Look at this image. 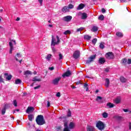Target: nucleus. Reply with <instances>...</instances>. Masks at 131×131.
I'll list each match as a JSON object with an SVG mask.
<instances>
[{
    "label": "nucleus",
    "instance_id": "obj_51",
    "mask_svg": "<svg viewBox=\"0 0 131 131\" xmlns=\"http://www.w3.org/2000/svg\"><path fill=\"white\" fill-rule=\"evenodd\" d=\"M15 59H16V61H18V62H19V63H21L22 61H23V60H22V59H21V60H19L18 59V58H16V57L15 58Z\"/></svg>",
    "mask_w": 131,
    "mask_h": 131
},
{
    "label": "nucleus",
    "instance_id": "obj_38",
    "mask_svg": "<svg viewBox=\"0 0 131 131\" xmlns=\"http://www.w3.org/2000/svg\"><path fill=\"white\" fill-rule=\"evenodd\" d=\"M71 31L70 30H67L65 32H63V34L67 35V34H71Z\"/></svg>",
    "mask_w": 131,
    "mask_h": 131
},
{
    "label": "nucleus",
    "instance_id": "obj_6",
    "mask_svg": "<svg viewBox=\"0 0 131 131\" xmlns=\"http://www.w3.org/2000/svg\"><path fill=\"white\" fill-rule=\"evenodd\" d=\"M106 58L109 59H114V55L113 54V53L112 52H109L108 53H106L105 54Z\"/></svg>",
    "mask_w": 131,
    "mask_h": 131
},
{
    "label": "nucleus",
    "instance_id": "obj_16",
    "mask_svg": "<svg viewBox=\"0 0 131 131\" xmlns=\"http://www.w3.org/2000/svg\"><path fill=\"white\" fill-rule=\"evenodd\" d=\"M110 84V80L109 78H106L105 79V85L106 88L109 87V85Z\"/></svg>",
    "mask_w": 131,
    "mask_h": 131
},
{
    "label": "nucleus",
    "instance_id": "obj_35",
    "mask_svg": "<svg viewBox=\"0 0 131 131\" xmlns=\"http://www.w3.org/2000/svg\"><path fill=\"white\" fill-rule=\"evenodd\" d=\"M13 104L14 106V107H17V106L18 105V102H17L16 100H13Z\"/></svg>",
    "mask_w": 131,
    "mask_h": 131
},
{
    "label": "nucleus",
    "instance_id": "obj_5",
    "mask_svg": "<svg viewBox=\"0 0 131 131\" xmlns=\"http://www.w3.org/2000/svg\"><path fill=\"white\" fill-rule=\"evenodd\" d=\"M80 52L79 51L77 50L76 51H74L73 54V57L74 59H78L79 57H80Z\"/></svg>",
    "mask_w": 131,
    "mask_h": 131
},
{
    "label": "nucleus",
    "instance_id": "obj_8",
    "mask_svg": "<svg viewBox=\"0 0 131 131\" xmlns=\"http://www.w3.org/2000/svg\"><path fill=\"white\" fill-rule=\"evenodd\" d=\"M34 111V108L33 107L28 106L27 107V110L26 111V113L29 114L30 113H33Z\"/></svg>",
    "mask_w": 131,
    "mask_h": 131
},
{
    "label": "nucleus",
    "instance_id": "obj_19",
    "mask_svg": "<svg viewBox=\"0 0 131 131\" xmlns=\"http://www.w3.org/2000/svg\"><path fill=\"white\" fill-rule=\"evenodd\" d=\"M120 81H121V82L122 83H125L127 82V79L124 78L123 76H121L120 77Z\"/></svg>",
    "mask_w": 131,
    "mask_h": 131
},
{
    "label": "nucleus",
    "instance_id": "obj_43",
    "mask_svg": "<svg viewBox=\"0 0 131 131\" xmlns=\"http://www.w3.org/2000/svg\"><path fill=\"white\" fill-rule=\"evenodd\" d=\"M0 82L5 83V81L4 80V79L3 78V76H0Z\"/></svg>",
    "mask_w": 131,
    "mask_h": 131
},
{
    "label": "nucleus",
    "instance_id": "obj_26",
    "mask_svg": "<svg viewBox=\"0 0 131 131\" xmlns=\"http://www.w3.org/2000/svg\"><path fill=\"white\" fill-rule=\"evenodd\" d=\"M116 35L117 36L119 37H123V34H122V33L121 32H117L116 33Z\"/></svg>",
    "mask_w": 131,
    "mask_h": 131
},
{
    "label": "nucleus",
    "instance_id": "obj_11",
    "mask_svg": "<svg viewBox=\"0 0 131 131\" xmlns=\"http://www.w3.org/2000/svg\"><path fill=\"white\" fill-rule=\"evenodd\" d=\"M106 62V60L103 57L99 58L98 59V63L100 64H104Z\"/></svg>",
    "mask_w": 131,
    "mask_h": 131
},
{
    "label": "nucleus",
    "instance_id": "obj_28",
    "mask_svg": "<svg viewBox=\"0 0 131 131\" xmlns=\"http://www.w3.org/2000/svg\"><path fill=\"white\" fill-rule=\"evenodd\" d=\"M32 74V73L30 71H27L24 72L25 75H29Z\"/></svg>",
    "mask_w": 131,
    "mask_h": 131
},
{
    "label": "nucleus",
    "instance_id": "obj_64",
    "mask_svg": "<svg viewBox=\"0 0 131 131\" xmlns=\"http://www.w3.org/2000/svg\"><path fill=\"white\" fill-rule=\"evenodd\" d=\"M13 50V49H10V52H9L10 54H12Z\"/></svg>",
    "mask_w": 131,
    "mask_h": 131
},
{
    "label": "nucleus",
    "instance_id": "obj_13",
    "mask_svg": "<svg viewBox=\"0 0 131 131\" xmlns=\"http://www.w3.org/2000/svg\"><path fill=\"white\" fill-rule=\"evenodd\" d=\"M115 104H119L121 103V98L120 96H118V97H117L114 101Z\"/></svg>",
    "mask_w": 131,
    "mask_h": 131
},
{
    "label": "nucleus",
    "instance_id": "obj_50",
    "mask_svg": "<svg viewBox=\"0 0 131 131\" xmlns=\"http://www.w3.org/2000/svg\"><path fill=\"white\" fill-rule=\"evenodd\" d=\"M127 64L128 65L131 64V59H128V61H127Z\"/></svg>",
    "mask_w": 131,
    "mask_h": 131
},
{
    "label": "nucleus",
    "instance_id": "obj_57",
    "mask_svg": "<svg viewBox=\"0 0 131 131\" xmlns=\"http://www.w3.org/2000/svg\"><path fill=\"white\" fill-rule=\"evenodd\" d=\"M40 88V85H39L37 86L34 87V90H37L38 89H39Z\"/></svg>",
    "mask_w": 131,
    "mask_h": 131
},
{
    "label": "nucleus",
    "instance_id": "obj_55",
    "mask_svg": "<svg viewBox=\"0 0 131 131\" xmlns=\"http://www.w3.org/2000/svg\"><path fill=\"white\" fill-rule=\"evenodd\" d=\"M88 84L87 83H84L83 85L84 89H85L86 88H88Z\"/></svg>",
    "mask_w": 131,
    "mask_h": 131
},
{
    "label": "nucleus",
    "instance_id": "obj_45",
    "mask_svg": "<svg viewBox=\"0 0 131 131\" xmlns=\"http://www.w3.org/2000/svg\"><path fill=\"white\" fill-rule=\"evenodd\" d=\"M67 117H71V111L69 110L67 114Z\"/></svg>",
    "mask_w": 131,
    "mask_h": 131
},
{
    "label": "nucleus",
    "instance_id": "obj_39",
    "mask_svg": "<svg viewBox=\"0 0 131 131\" xmlns=\"http://www.w3.org/2000/svg\"><path fill=\"white\" fill-rule=\"evenodd\" d=\"M97 42V38H94L93 39H92V43L94 44V45H96V43Z\"/></svg>",
    "mask_w": 131,
    "mask_h": 131
},
{
    "label": "nucleus",
    "instance_id": "obj_59",
    "mask_svg": "<svg viewBox=\"0 0 131 131\" xmlns=\"http://www.w3.org/2000/svg\"><path fill=\"white\" fill-rule=\"evenodd\" d=\"M52 50L53 53H55L56 52V49L54 47L52 48Z\"/></svg>",
    "mask_w": 131,
    "mask_h": 131
},
{
    "label": "nucleus",
    "instance_id": "obj_23",
    "mask_svg": "<svg viewBox=\"0 0 131 131\" xmlns=\"http://www.w3.org/2000/svg\"><path fill=\"white\" fill-rule=\"evenodd\" d=\"M22 81L20 79L18 78L15 81V84H21Z\"/></svg>",
    "mask_w": 131,
    "mask_h": 131
},
{
    "label": "nucleus",
    "instance_id": "obj_18",
    "mask_svg": "<svg viewBox=\"0 0 131 131\" xmlns=\"http://www.w3.org/2000/svg\"><path fill=\"white\" fill-rule=\"evenodd\" d=\"M32 81L33 82H36V81L40 82L41 79L37 78V76H35L34 78H32Z\"/></svg>",
    "mask_w": 131,
    "mask_h": 131
},
{
    "label": "nucleus",
    "instance_id": "obj_37",
    "mask_svg": "<svg viewBox=\"0 0 131 131\" xmlns=\"http://www.w3.org/2000/svg\"><path fill=\"white\" fill-rule=\"evenodd\" d=\"M102 117L106 119L108 117V114L106 112H104L103 114H102Z\"/></svg>",
    "mask_w": 131,
    "mask_h": 131
},
{
    "label": "nucleus",
    "instance_id": "obj_34",
    "mask_svg": "<svg viewBox=\"0 0 131 131\" xmlns=\"http://www.w3.org/2000/svg\"><path fill=\"white\" fill-rule=\"evenodd\" d=\"M92 30L93 32H97L98 31V27L96 26H94L93 27H92Z\"/></svg>",
    "mask_w": 131,
    "mask_h": 131
},
{
    "label": "nucleus",
    "instance_id": "obj_62",
    "mask_svg": "<svg viewBox=\"0 0 131 131\" xmlns=\"http://www.w3.org/2000/svg\"><path fill=\"white\" fill-rule=\"evenodd\" d=\"M47 107H50V101H48V103H47Z\"/></svg>",
    "mask_w": 131,
    "mask_h": 131
},
{
    "label": "nucleus",
    "instance_id": "obj_22",
    "mask_svg": "<svg viewBox=\"0 0 131 131\" xmlns=\"http://www.w3.org/2000/svg\"><path fill=\"white\" fill-rule=\"evenodd\" d=\"M28 120H30V121H33V119L34 118V116L32 114L28 115Z\"/></svg>",
    "mask_w": 131,
    "mask_h": 131
},
{
    "label": "nucleus",
    "instance_id": "obj_12",
    "mask_svg": "<svg viewBox=\"0 0 131 131\" xmlns=\"http://www.w3.org/2000/svg\"><path fill=\"white\" fill-rule=\"evenodd\" d=\"M71 75H72L71 72L70 71H68L62 75V77L63 78H64L65 77H70Z\"/></svg>",
    "mask_w": 131,
    "mask_h": 131
},
{
    "label": "nucleus",
    "instance_id": "obj_47",
    "mask_svg": "<svg viewBox=\"0 0 131 131\" xmlns=\"http://www.w3.org/2000/svg\"><path fill=\"white\" fill-rule=\"evenodd\" d=\"M59 119H61L63 120H66V119H67V117H60Z\"/></svg>",
    "mask_w": 131,
    "mask_h": 131
},
{
    "label": "nucleus",
    "instance_id": "obj_56",
    "mask_svg": "<svg viewBox=\"0 0 131 131\" xmlns=\"http://www.w3.org/2000/svg\"><path fill=\"white\" fill-rule=\"evenodd\" d=\"M38 2H39V4H40L41 6L42 5L43 0H38Z\"/></svg>",
    "mask_w": 131,
    "mask_h": 131
},
{
    "label": "nucleus",
    "instance_id": "obj_54",
    "mask_svg": "<svg viewBox=\"0 0 131 131\" xmlns=\"http://www.w3.org/2000/svg\"><path fill=\"white\" fill-rule=\"evenodd\" d=\"M56 96V97H60L61 96L60 93H59V92L57 93Z\"/></svg>",
    "mask_w": 131,
    "mask_h": 131
},
{
    "label": "nucleus",
    "instance_id": "obj_32",
    "mask_svg": "<svg viewBox=\"0 0 131 131\" xmlns=\"http://www.w3.org/2000/svg\"><path fill=\"white\" fill-rule=\"evenodd\" d=\"M101 100H102V97L99 96H97L96 101H98V102H100Z\"/></svg>",
    "mask_w": 131,
    "mask_h": 131
},
{
    "label": "nucleus",
    "instance_id": "obj_7",
    "mask_svg": "<svg viewBox=\"0 0 131 131\" xmlns=\"http://www.w3.org/2000/svg\"><path fill=\"white\" fill-rule=\"evenodd\" d=\"M61 77L56 78L52 81V84L55 85H57L58 84V82L60 81Z\"/></svg>",
    "mask_w": 131,
    "mask_h": 131
},
{
    "label": "nucleus",
    "instance_id": "obj_44",
    "mask_svg": "<svg viewBox=\"0 0 131 131\" xmlns=\"http://www.w3.org/2000/svg\"><path fill=\"white\" fill-rule=\"evenodd\" d=\"M84 29L83 27H80L79 29H77L76 31L77 32H81V31H82Z\"/></svg>",
    "mask_w": 131,
    "mask_h": 131
},
{
    "label": "nucleus",
    "instance_id": "obj_27",
    "mask_svg": "<svg viewBox=\"0 0 131 131\" xmlns=\"http://www.w3.org/2000/svg\"><path fill=\"white\" fill-rule=\"evenodd\" d=\"M104 15L103 14H101L98 17V20H100L101 21H103L104 20Z\"/></svg>",
    "mask_w": 131,
    "mask_h": 131
},
{
    "label": "nucleus",
    "instance_id": "obj_14",
    "mask_svg": "<svg viewBox=\"0 0 131 131\" xmlns=\"http://www.w3.org/2000/svg\"><path fill=\"white\" fill-rule=\"evenodd\" d=\"M85 5L82 3L80 4L79 6H78L77 8V10H80L83 9L85 7Z\"/></svg>",
    "mask_w": 131,
    "mask_h": 131
},
{
    "label": "nucleus",
    "instance_id": "obj_49",
    "mask_svg": "<svg viewBox=\"0 0 131 131\" xmlns=\"http://www.w3.org/2000/svg\"><path fill=\"white\" fill-rule=\"evenodd\" d=\"M9 46H10V49H13V47L12 42H9Z\"/></svg>",
    "mask_w": 131,
    "mask_h": 131
},
{
    "label": "nucleus",
    "instance_id": "obj_17",
    "mask_svg": "<svg viewBox=\"0 0 131 131\" xmlns=\"http://www.w3.org/2000/svg\"><path fill=\"white\" fill-rule=\"evenodd\" d=\"M86 130L87 131H94V128L93 126L88 125Z\"/></svg>",
    "mask_w": 131,
    "mask_h": 131
},
{
    "label": "nucleus",
    "instance_id": "obj_40",
    "mask_svg": "<svg viewBox=\"0 0 131 131\" xmlns=\"http://www.w3.org/2000/svg\"><path fill=\"white\" fill-rule=\"evenodd\" d=\"M63 126L64 128H69L68 126V123L67 121L64 122Z\"/></svg>",
    "mask_w": 131,
    "mask_h": 131
},
{
    "label": "nucleus",
    "instance_id": "obj_42",
    "mask_svg": "<svg viewBox=\"0 0 131 131\" xmlns=\"http://www.w3.org/2000/svg\"><path fill=\"white\" fill-rule=\"evenodd\" d=\"M51 56H52L51 54H49L48 55V56L46 57V59H48V60H50V59H51Z\"/></svg>",
    "mask_w": 131,
    "mask_h": 131
},
{
    "label": "nucleus",
    "instance_id": "obj_4",
    "mask_svg": "<svg viewBox=\"0 0 131 131\" xmlns=\"http://www.w3.org/2000/svg\"><path fill=\"white\" fill-rule=\"evenodd\" d=\"M97 55L96 54L92 55L88 58V60H86V64H90L91 62H93L94 59H96Z\"/></svg>",
    "mask_w": 131,
    "mask_h": 131
},
{
    "label": "nucleus",
    "instance_id": "obj_1",
    "mask_svg": "<svg viewBox=\"0 0 131 131\" xmlns=\"http://www.w3.org/2000/svg\"><path fill=\"white\" fill-rule=\"evenodd\" d=\"M35 121H36V123H37V124L38 125H42L46 124V122L45 121L44 117L42 115H38L37 117H36Z\"/></svg>",
    "mask_w": 131,
    "mask_h": 131
},
{
    "label": "nucleus",
    "instance_id": "obj_48",
    "mask_svg": "<svg viewBox=\"0 0 131 131\" xmlns=\"http://www.w3.org/2000/svg\"><path fill=\"white\" fill-rule=\"evenodd\" d=\"M16 56L18 58L21 57V54L20 53H17Z\"/></svg>",
    "mask_w": 131,
    "mask_h": 131
},
{
    "label": "nucleus",
    "instance_id": "obj_33",
    "mask_svg": "<svg viewBox=\"0 0 131 131\" xmlns=\"http://www.w3.org/2000/svg\"><path fill=\"white\" fill-rule=\"evenodd\" d=\"M10 107H11V104L8 103V104H6L4 105L3 108H5L6 109H7V108H9Z\"/></svg>",
    "mask_w": 131,
    "mask_h": 131
},
{
    "label": "nucleus",
    "instance_id": "obj_24",
    "mask_svg": "<svg viewBox=\"0 0 131 131\" xmlns=\"http://www.w3.org/2000/svg\"><path fill=\"white\" fill-rule=\"evenodd\" d=\"M75 126V124H74V123H73V122H70V124H69V128L72 129H73Z\"/></svg>",
    "mask_w": 131,
    "mask_h": 131
},
{
    "label": "nucleus",
    "instance_id": "obj_30",
    "mask_svg": "<svg viewBox=\"0 0 131 131\" xmlns=\"http://www.w3.org/2000/svg\"><path fill=\"white\" fill-rule=\"evenodd\" d=\"M6 111V108L5 107H3V110H1V115L3 116L5 115Z\"/></svg>",
    "mask_w": 131,
    "mask_h": 131
},
{
    "label": "nucleus",
    "instance_id": "obj_29",
    "mask_svg": "<svg viewBox=\"0 0 131 131\" xmlns=\"http://www.w3.org/2000/svg\"><path fill=\"white\" fill-rule=\"evenodd\" d=\"M104 42H101L100 43V45H99V48H100L101 49L103 50L104 48Z\"/></svg>",
    "mask_w": 131,
    "mask_h": 131
},
{
    "label": "nucleus",
    "instance_id": "obj_20",
    "mask_svg": "<svg viewBox=\"0 0 131 131\" xmlns=\"http://www.w3.org/2000/svg\"><path fill=\"white\" fill-rule=\"evenodd\" d=\"M106 106H108L109 108H112L115 106V105L111 102H108L106 103Z\"/></svg>",
    "mask_w": 131,
    "mask_h": 131
},
{
    "label": "nucleus",
    "instance_id": "obj_53",
    "mask_svg": "<svg viewBox=\"0 0 131 131\" xmlns=\"http://www.w3.org/2000/svg\"><path fill=\"white\" fill-rule=\"evenodd\" d=\"M59 60H61V59H62V54L60 53V54H59Z\"/></svg>",
    "mask_w": 131,
    "mask_h": 131
},
{
    "label": "nucleus",
    "instance_id": "obj_10",
    "mask_svg": "<svg viewBox=\"0 0 131 131\" xmlns=\"http://www.w3.org/2000/svg\"><path fill=\"white\" fill-rule=\"evenodd\" d=\"M72 19V16H66L63 17V20L66 22L71 21Z\"/></svg>",
    "mask_w": 131,
    "mask_h": 131
},
{
    "label": "nucleus",
    "instance_id": "obj_21",
    "mask_svg": "<svg viewBox=\"0 0 131 131\" xmlns=\"http://www.w3.org/2000/svg\"><path fill=\"white\" fill-rule=\"evenodd\" d=\"M62 11L64 13L69 12V8L67 6H64L62 9Z\"/></svg>",
    "mask_w": 131,
    "mask_h": 131
},
{
    "label": "nucleus",
    "instance_id": "obj_60",
    "mask_svg": "<svg viewBox=\"0 0 131 131\" xmlns=\"http://www.w3.org/2000/svg\"><path fill=\"white\" fill-rule=\"evenodd\" d=\"M120 2L121 3H126L127 2V1H126V0H119Z\"/></svg>",
    "mask_w": 131,
    "mask_h": 131
},
{
    "label": "nucleus",
    "instance_id": "obj_9",
    "mask_svg": "<svg viewBox=\"0 0 131 131\" xmlns=\"http://www.w3.org/2000/svg\"><path fill=\"white\" fill-rule=\"evenodd\" d=\"M4 78L7 80H11L12 78V75H9L8 73H4Z\"/></svg>",
    "mask_w": 131,
    "mask_h": 131
},
{
    "label": "nucleus",
    "instance_id": "obj_25",
    "mask_svg": "<svg viewBox=\"0 0 131 131\" xmlns=\"http://www.w3.org/2000/svg\"><path fill=\"white\" fill-rule=\"evenodd\" d=\"M84 38L87 40H90L91 38H92V36L89 35H84Z\"/></svg>",
    "mask_w": 131,
    "mask_h": 131
},
{
    "label": "nucleus",
    "instance_id": "obj_52",
    "mask_svg": "<svg viewBox=\"0 0 131 131\" xmlns=\"http://www.w3.org/2000/svg\"><path fill=\"white\" fill-rule=\"evenodd\" d=\"M63 131H71L69 128H64Z\"/></svg>",
    "mask_w": 131,
    "mask_h": 131
},
{
    "label": "nucleus",
    "instance_id": "obj_2",
    "mask_svg": "<svg viewBox=\"0 0 131 131\" xmlns=\"http://www.w3.org/2000/svg\"><path fill=\"white\" fill-rule=\"evenodd\" d=\"M56 39H57V41L55 42L56 39L54 38V35H52L51 46H55V45H57L60 43V40L58 36H56Z\"/></svg>",
    "mask_w": 131,
    "mask_h": 131
},
{
    "label": "nucleus",
    "instance_id": "obj_63",
    "mask_svg": "<svg viewBox=\"0 0 131 131\" xmlns=\"http://www.w3.org/2000/svg\"><path fill=\"white\" fill-rule=\"evenodd\" d=\"M129 130H131V122L129 123Z\"/></svg>",
    "mask_w": 131,
    "mask_h": 131
},
{
    "label": "nucleus",
    "instance_id": "obj_61",
    "mask_svg": "<svg viewBox=\"0 0 131 131\" xmlns=\"http://www.w3.org/2000/svg\"><path fill=\"white\" fill-rule=\"evenodd\" d=\"M105 71L106 73L109 72H110V69H108V68L105 69Z\"/></svg>",
    "mask_w": 131,
    "mask_h": 131
},
{
    "label": "nucleus",
    "instance_id": "obj_36",
    "mask_svg": "<svg viewBox=\"0 0 131 131\" xmlns=\"http://www.w3.org/2000/svg\"><path fill=\"white\" fill-rule=\"evenodd\" d=\"M114 119H116L117 120H121L122 119V117L115 116L114 117Z\"/></svg>",
    "mask_w": 131,
    "mask_h": 131
},
{
    "label": "nucleus",
    "instance_id": "obj_3",
    "mask_svg": "<svg viewBox=\"0 0 131 131\" xmlns=\"http://www.w3.org/2000/svg\"><path fill=\"white\" fill-rule=\"evenodd\" d=\"M96 127L99 130H103L105 128L104 124L101 121H98L96 124Z\"/></svg>",
    "mask_w": 131,
    "mask_h": 131
},
{
    "label": "nucleus",
    "instance_id": "obj_31",
    "mask_svg": "<svg viewBox=\"0 0 131 131\" xmlns=\"http://www.w3.org/2000/svg\"><path fill=\"white\" fill-rule=\"evenodd\" d=\"M127 59L126 58H123L122 59V63L126 65L127 64Z\"/></svg>",
    "mask_w": 131,
    "mask_h": 131
},
{
    "label": "nucleus",
    "instance_id": "obj_15",
    "mask_svg": "<svg viewBox=\"0 0 131 131\" xmlns=\"http://www.w3.org/2000/svg\"><path fill=\"white\" fill-rule=\"evenodd\" d=\"M88 17L87 14L85 12L81 13V19L82 20H85Z\"/></svg>",
    "mask_w": 131,
    "mask_h": 131
},
{
    "label": "nucleus",
    "instance_id": "obj_58",
    "mask_svg": "<svg viewBox=\"0 0 131 131\" xmlns=\"http://www.w3.org/2000/svg\"><path fill=\"white\" fill-rule=\"evenodd\" d=\"M101 11L102 13H104L105 12H106V10L104 8H102Z\"/></svg>",
    "mask_w": 131,
    "mask_h": 131
},
{
    "label": "nucleus",
    "instance_id": "obj_46",
    "mask_svg": "<svg viewBox=\"0 0 131 131\" xmlns=\"http://www.w3.org/2000/svg\"><path fill=\"white\" fill-rule=\"evenodd\" d=\"M61 128H62L61 126H58V127H57V128H56L57 131H62Z\"/></svg>",
    "mask_w": 131,
    "mask_h": 131
},
{
    "label": "nucleus",
    "instance_id": "obj_41",
    "mask_svg": "<svg viewBox=\"0 0 131 131\" xmlns=\"http://www.w3.org/2000/svg\"><path fill=\"white\" fill-rule=\"evenodd\" d=\"M68 8H69L70 9H72L74 8V6H73L72 4H69L68 6Z\"/></svg>",
    "mask_w": 131,
    "mask_h": 131
}]
</instances>
